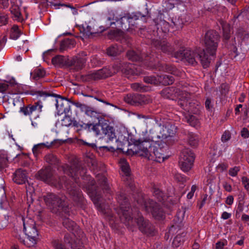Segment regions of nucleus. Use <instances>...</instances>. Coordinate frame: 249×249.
Wrapping results in <instances>:
<instances>
[{
  "label": "nucleus",
  "instance_id": "f257e3e1",
  "mask_svg": "<svg viewBox=\"0 0 249 249\" xmlns=\"http://www.w3.org/2000/svg\"><path fill=\"white\" fill-rule=\"evenodd\" d=\"M164 133L161 136L154 133L143 132L140 137L136 141L135 144L138 148L137 152L140 155L147 158L149 160H155L159 162L163 161L169 157L167 153L168 147L165 143H157L151 146L152 142H159V139H164L174 135L175 133L174 126L171 125L170 128L165 126L163 129Z\"/></svg>",
  "mask_w": 249,
  "mask_h": 249
},
{
  "label": "nucleus",
  "instance_id": "f03ea898",
  "mask_svg": "<svg viewBox=\"0 0 249 249\" xmlns=\"http://www.w3.org/2000/svg\"><path fill=\"white\" fill-rule=\"evenodd\" d=\"M219 41L218 34L214 31H208L205 36V48L201 52L198 48L194 49L190 48L180 47L179 50L173 54L176 58L180 60H185L188 63L195 65L197 64L196 56H198L204 68L209 67L210 59L208 55L214 56Z\"/></svg>",
  "mask_w": 249,
  "mask_h": 249
},
{
  "label": "nucleus",
  "instance_id": "7ed1b4c3",
  "mask_svg": "<svg viewBox=\"0 0 249 249\" xmlns=\"http://www.w3.org/2000/svg\"><path fill=\"white\" fill-rule=\"evenodd\" d=\"M36 178L58 189L65 187L75 200L81 197V192L76 185L72 186L70 184L68 181L65 180V177H62L61 179L57 178L53 175V171L50 166L39 171L36 175Z\"/></svg>",
  "mask_w": 249,
  "mask_h": 249
},
{
  "label": "nucleus",
  "instance_id": "20e7f679",
  "mask_svg": "<svg viewBox=\"0 0 249 249\" xmlns=\"http://www.w3.org/2000/svg\"><path fill=\"white\" fill-rule=\"evenodd\" d=\"M161 94L163 97L172 100L177 97L178 98V105L188 112L196 113L198 111V103L192 100L190 94L185 90H181L179 88L170 87L163 89Z\"/></svg>",
  "mask_w": 249,
  "mask_h": 249
},
{
  "label": "nucleus",
  "instance_id": "39448f33",
  "mask_svg": "<svg viewBox=\"0 0 249 249\" xmlns=\"http://www.w3.org/2000/svg\"><path fill=\"white\" fill-rule=\"evenodd\" d=\"M121 71L128 78L131 75H138L140 73L136 71L133 65L129 63H117L111 69L106 67L97 71H90L85 76V80L88 81L97 80L111 76Z\"/></svg>",
  "mask_w": 249,
  "mask_h": 249
},
{
  "label": "nucleus",
  "instance_id": "423d86ee",
  "mask_svg": "<svg viewBox=\"0 0 249 249\" xmlns=\"http://www.w3.org/2000/svg\"><path fill=\"white\" fill-rule=\"evenodd\" d=\"M133 214L134 219H133L130 215L127 217L125 213H123V216L121 217V221L132 231L137 225L140 231L142 232L147 235H152L154 228L149 221L144 219L139 212H137V214L134 213Z\"/></svg>",
  "mask_w": 249,
  "mask_h": 249
},
{
  "label": "nucleus",
  "instance_id": "0eeeda50",
  "mask_svg": "<svg viewBox=\"0 0 249 249\" xmlns=\"http://www.w3.org/2000/svg\"><path fill=\"white\" fill-rule=\"evenodd\" d=\"M23 231L26 235L25 239L18 235L17 238L27 247H34L38 239V232L36 228L34 220L29 217H22Z\"/></svg>",
  "mask_w": 249,
  "mask_h": 249
},
{
  "label": "nucleus",
  "instance_id": "6e6552de",
  "mask_svg": "<svg viewBox=\"0 0 249 249\" xmlns=\"http://www.w3.org/2000/svg\"><path fill=\"white\" fill-rule=\"evenodd\" d=\"M88 131H92L98 136L104 135L109 141H112L116 138L114 128L106 123L89 124Z\"/></svg>",
  "mask_w": 249,
  "mask_h": 249
},
{
  "label": "nucleus",
  "instance_id": "1a4fd4ad",
  "mask_svg": "<svg viewBox=\"0 0 249 249\" xmlns=\"http://www.w3.org/2000/svg\"><path fill=\"white\" fill-rule=\"evenodd\" d=\"M44 201L46 205L51 209L66 212L67 204L65 202V197L53 193H48L43 196Z\"/></svg>",
  "mask_w": 249,
  "mask_h": 249
},
{
  "label": "nucleus",
  "instance_id": "9d476101",
  "mask_svg": "<svg viewBox=\"0 0 249 249\" xmlns=\"http://www.w3.org/2000/svg\"><path fill=\"white\" fill-rule=\"evenodd\" d=\"M137 203L143 206L146 212L151 213L156 219H160L163 217L164 213L159 205L150 199L144 198L142 195L137 200Z\"/></svg>",
  "mask_w": 249,
  "mask_h": 249
},
{
  "label": "nucleus",
  "instance_id": "9b49d317",
  "mask_svg": "<svg viewBox=\"0 0 249 249\" xmlns=\"http://www.w3.org/2000/svg\"><path fill=\"white\" fill-rule=\"evenodd\" d=\"M195 160L194 153L189 149H183L179 158V163L183 172L189 171L192 167Z\"/></svg>",
  "mask_w": 249,
  "mask_h": 249
},
{
  "label": "nucleus",
  "instance_id": "f8f14e48",
  "mask_svg": "<svg viewBox=\"0 0 249 249\" xmlns=\"http://www.w3.org/2000/svg\"><path fill=\"white\" fill-rule=\"evenodd\" d=\"M62 168L64 173L68 175L77 184L79 183V177H83L86 173V170L78 164H73L71 167L65 165Z\"/></svg>",
  "mask_w": 249,
  "mask_h": 249
},
{
  "label": "nucleus",
  "instance_id": "ddd939ff",
  "mask_svg": "<svg viewBox=\"0 0 249 249\" xmlns=\"http://www.w3.org/2000/svg\"><path fill=\"white\" fill-rule=\"evenodd\" d=\"M42 107V103L40 102H37L34 104H30L21 108L20 110L25 115L30 116L31 120L36 119L39 118Z\"/></svg>",
  "mask_w": 249,
  "mask_h": 249
},
{
  "label": "nucleus",
  "instance_id": "4468645a",
  "mask_svg": "<svg viewBox=\"0 0 249 249\" xmlns=\"http://www.w3.org/2000/svg\"><path fill=\"white\" fill-rule=\"evenodd\" d=\"M117 199L118 203L120 205V207L119 209L116 208L115 210L119 216L120 219L121 220V217L123 216V213H125L127 217H129V215H130V217L134 219L133 217L130 215L132 209H130L127 203V198L124 195L123 193L120 194L118 196Z\"/></svg>",
  "mask_w": 249,
  "mask_h": 249
},
{
  "label": "nucleus",
  "instance_id": "2eb2a0df",
  "mask_svg": "<svg viewBox=\"0 0 249 249\" xmlns=\"http://www.w3.org/2000/svg\"><path fill=\"white\" fill-rule=\"evenodd\" d=\"M152 56H153V54H151L149 56V64L148 67L157 69L160 71H163L171 73L174 75H178L179 72L177 70V68L174 66L161 63H158L157 64H153V61H155L154 58H152Z\"/></svg>",
  "mask_w": 249,
  "mask_h": 249
},
{
  "label": "nucleus",
  "instance_id": "dca6fc26",
  "mask_svg": "<svg viewBox=\"0 0 249 249\" xmlns=\"http://www.w3.org/2000/svg\"><path fill=\"white\" fill-rule=\"evenodd\" d=\"M71 102L66 98L61 96L56 100V107L58 114H62L63 113L68 112L70 110Z\"/></svg>",
  "mask_w": 249,
  "mask_h": 249
},
{
  "label": "nucleus",
  "instance_id": "f3484780",
  "mask_svg": "<svg viewBox=\"0 0 249 249\" xmlns=\"http://www.w3.org/2000/svg\"><path fill=\"white\" fill-rule=\"evenodd\" d=\"M11 6L10 7V12L12 15V18L14 20H17L19 22H22L23 20V18L21 16L19 5L20 2L18 0H11Z\"/></svg>",
  "mask_w": 249,
  "mask_h": 249
},
{
  "label": "nucleus",
  "instance_id": "a211bd4d",
  "mask_svg": "<svg viewBox=\"0 0 249 249\" xmlns=\"http://www.w3.org/2000/svg\"><path fill=\"white\" fill-rule=\"evenodd\" d=\"M120 166L122 169V171L124 173L125 176L126 177V184L128 185L131 189H133L135 185L132 182L131 178L129 177L130 168L128 163L126 161V160L124 159H121L120 161Z\"/></svg>",
  "mask_w": 249,
  "mask_h": 249
},
{
  "label": "nucleus",
  "instance_id": "6ab92c4d",
  "mask_svg": "<svg viewBox=\"0 0 249 249\" xmlns=\"http://www.w3.org/2000/svg\"><path fill=\"white\" fill-rule=\"evenodd\" d=\"M86 56V53L82 52L73 59L72 64L76 70H79L84 67L87 61Z\"/></svg>",
  "mask_w": 249,
  "mask_h": 249
},
{
  "label": "nucleus",
  "instance_id": "aec40b11",
  "mask_svg": "<svg viewBox=\"0 0 249 249\" xmlns=\"http://www.w3.org/2000/svg\"><path fill=\"white\" fill-rule=\"evenodd\" d=\"M153 44L158 49L165 53H170L173 51L172 47L165 40L154 41Z\"/></svg>",
  "mask_w": 249,
  "mask_h": 249
},
{
  "label": "nucleus",
  "instance_id": "412c9836",
  "mask_svg": "<svg viewBox=\"0 0 249 249\" xmlns=\"http://www.w3.org/2000/svg\"><path fill=\"white\" fill-rule=\"evenodd\" d=\"M13 179L18 184L25 183L27 181V176L25 171L19 169L13 175Z\"/></svg>",
  "mask_w": 249,
  "mask_h": 249
},
{
  "label": "nucleus",
  "instance_id": "4be33fe9",
  "mask_svg": "<svg viewBox=\"0 0 249 249\" xmlns=\"http://www.w3.org/2000/svg\"><path fill=\"white\" fill-rule=\"evenodd\" d=\"M75 237L74 233H72L71 235H66L64 237V240L66 242L69 243L71 248L73 249H84V247L80 245V240L76 239H73V237Z\"/></svg>",
  "mask_w": 249,
  "mask_h": 249
},
{
  "label": "nucleus",
  "instance_id": "5701e85b",
  "mask_svg": "<svg viewBox=\"0 0 249 249\" xmlns=\"http://www.w3.org/2000/svg\"><path fill=\"white\" fill-rule=\"evenodd\" d=\"M139 17L134 14H128L122 17V21H126L128 22V28L133 26L135 24V21L138 20Z\"/></svg>",
  "mask_w": 249,
  "mask_h": 249
},
{
  "label": "nucleus",
  "instance_id": "b1692460",
  "mask_svg": "<svg viewBox=\"0 0 249 249\" xmlns=\"http://www.w3.org/2000/svg\"><path fill=\"white\" fill-rule=\"evenodd\" d=\"M53 142H47L46 143H40L37 144L35 145L33 149V153L35 156L37 157L38 154L41 152V150L44 147H47L49 148L51 147V146L52 145Z\"/></svg>",
  "mask_w": 249,
  "mask_h": 249
},
{
  "label": "nucleus",
  "instance_id": "393cba45",
  "mask_svg": "<svg viewBox=\"0 0 249 249\" xmlns=\"http://www.w3.org/2000/svg\"><path fill=\"white\" fill-rule=\"evenodd\" d=\"M92 201L98 209L105 213H108V211L106 209V206L101 202V198L98 196H92Z\"/></svg>",
  "mask_w": 249,
  "mask_h": 249
},
{
  "label": "nucleus",
  "instance_id": "a878e982",
  "mask_svg": "<svg viewBox=\"0 0 249 249\" xmlns=\"http://www.w3.org/2000/svg\"><path fill=\"white\" fill-rule=\"evenodd\" d=\"M64 226L70 231L76 230L78 227L76 223L69 218H65L63 221Z\"/></svg>",
  "mask_w": 249,
  "mask_h": 249
},
{
  "label": "nucleus",
  "instance_id": "bb28decb",
  "mask_svg": "<svg viewBox=\"0 0 249 249\" xmlns=\"http://www.w3.org/2000/svg\"><path fill=\"white\" fill-rule=\"evenodd\" d=\"M89 123L86 124L82 121H73L72 126L74 127L77 131H81L83 130H88Z\"/></svg>",
  "mask_w": 249,
  "mask_h": 249
},
{
  "label": "nucleus",
  "instance_id": "cd10ccee",
  "mask_svg": "<svg viewBox=\"0 0 249 249\" xmlns=\"http://www.w3.org/2000/svg\"><path fill=\"white\" fill-rule=\"evenodd\" d=\"M159 80L160 84H161L164 85L172 84L174 81V78L173 76L168 75L159 76Z\"/></svg>",
  "mask_w": 249,
  "mask_h": 249
},
{
  "label": "nucleus",
  "instance_id": "c85d7f7f",
  "mask_svg": "<svg viewBox=\"0 0 249 249\" xmlns=\"http://www.w3.org/2000/svg\"><path fill=\"white\" fill-rule=\"evenodd\" d=\"M127 57L129 60L133 61H140L142 59V55L139 53L134 51H129L127 53Z\"/></svg>",
  "mask_w": 249,
  "mask_h": 249
},
{
  "label": "nucleus",
  "instance_id": "c756f323",
  "mask_svg": "<svg viewBox=\"0 0 249 249\" xmlns=\"http://www.w3.org/2000/svg\"><path fill=\"white\" fill-rule=\"evenodd\" d=\"M185 235L182 233L177 235L173 240V246L174 248H178L182 245L185 240Z\"/></svg>",
  "mask_w": 249,
  "mask_h": 249
},
{
  "label": "nucleus",
  "instance_id": "7c9ffc66",
  "mask_svg": "<svg viewBox=\"0 0 249 249\" xmlns=\"http://www.w3.org/2000/svg\"><path fill=\"white\" fill-rule=\"evenodd\" d=\"M45 72L44 70L40 69H36L31 73L32 78L35 80H37L44 76Z\"/></svg>",
  "mask_w": 249,
  "mask_h": 249
},
{
  "label": "nucleus",
  "instance_id": "2f4dec72",
  "mask_svg": "<svg viewBox=\"0 0 249 249\" xmlns=\"http://www.w3.org/2000/svg\"><path fill=\"white\" fill-rule=\"evenodd\" d=\"M75 105L77 107L80 108L82 110L85 111V113L88 116H91L95 113L94 111L92 110L90 107H88L84 104H82L80 103H76L75 104Z\"/></svg>",
  "mask_w": 249,
  "mask_h": 249
},
{
  "label": "nucleus",
  "instance_id": "473e14b6",
  "mask_svg": "<svg viewBox=\"0 0 249 249\" xmlns=\"http://www.w3.org/2000/svg\"><path fill=\"white\" fill-rule=\"evenodd\" d=\"M75 45V42L72 39H66L64 40L61 44L60 50L61 52L65 50L66 48L73 47Z\"/></svg>",
  "mask_w": 249,
  "mask_h": 249
},
{
  "label": "nucleus",
  "instance_id": "72a5a7b5",
  "mask_svg": "<svg viewBox=\"0 0 249 249\" xmlns=\"http://www.w3.org/2000/svg\"><path fill=\"white\" fill-rule=\"evenodd\" d=\"M122 51L117 45H113L107 49V54L110 56H116Z\"/></svg>",
  "mask_w": 249,
  "mask_h": 249
},
{
  "label": "nucleus",
  "instance_id": "f704fd0d",
  "mask_svg": "<svg viewBox=\"0 0 249 249\" xmlns=\"http://www.w3.org/2000/svg\"><path fill=\"white\" fill-rule=\"evenodd\" d=\"M186 119L188 123L190 125L194 127L198 126L199 124V122L196 118L193 115H189L186 117Z\"/></svg>",
  "mask_w": 249,
  "mask_h": 249
},
{
  "label": "nucleus",
  "instance_id": "c9c22d12",
  "mask_svg": "<svg viewBox=\"0 0 249 249\" xmlns=\"http://www.w3.org/2000/svg\"><path fill=\"white\" fill-rule=\"evenodd\" d=\"M52 63L55 65H64L67 62V59L64 56L58 55L52 58Z\"/></svg>",
  "mask_w": 249,
  "mask_h": 249
},
{
  "label": "nucleus",
  "instance_id": "e433bc0d",
  "mask_svg": "<svg viewBox=\"0 0 249 249\" xmlns=\"http://www.w3.org/2000/svg\"><path fill=\"white\" fill-rule=\"evenodd\" d=\"M223 31V37L225 39L228 40L230 37L231 35V28L229 24L227 23H221Z\"/></svg>",
  "mask_w": 249,
  "mask_h": 249
},
{
  "label": "nucleus",
  "instance_id": "4c0bfd02",
  "mask_svg": "<svg viewBox=\"0 0 249 249\" xmlns=\"http://www.w3.org/2000/svg\"><path fill=\"white\" fill-rule=\"evenodd\" d=\"M143 80L145 83L148 84L154 85H158L160 84L159 75H157V76H151L145 77Z\"/></svg>",
  "mask_w": 249,
  "mask_h": 249
},
{
  "label": "nucleus",
  "instance_id": "58836bf2",
  "mask_svg": "<svg viewBox=\"0 0 249 249\" xmlns=\"http://www.w3.org/2000/svg\"><path fill=\"white\" fill-rule=\"evenodd\" d=\"M20 34L21 32L18 27L17 25H14L11 30L10 37L13 39H17Z\"/></svg>",
  "mask_w": 249,
  "mask_h": 249
},
{
  "label": "nucleus",
  "instance_id": "ea45409f",
  "mask_svg": "<svg viewBox=\"0 0 249 249\" xmlns=\"http://www.w3.org/2000/svg\"><path fill=\"white\" fill-rule=\"evenodd\" d=\"M131 88L135 91L139 92H144L148 90V88L138 83H133L131 85Z\"/></svg>",
  "mask_w": 249,
  "mask_h": 249
},
{
  "label": "nucleus",
  "instance_id": "a19ab883",
  "mask_svg": "<svg viewBox=\"0 0 249 249\" xmlns=\"http://www.w3.org/2000/svg\"><path fill=\"white\" fill-rule=\"evenodd\" d=\"M8 159L7 155L4 153H0V170L7 166Z\"/></svg>",
  "mask_w": 249,
  "mask_h": 249
},
{
  "label": "nucleus",
  "instance_id": "79ce46f5",
  "mask_svg": "<svg viewBox=\"0 0 249 249\" xmlns=\"http://www.w3.org/2000/svg\"><path fill=\"white\" fill-rule=\"evenodd\" d=\"M153 195L158 199L159 201L164 200L165 196L163 193L158 188L154 187L153 189Z\"/></svg>",
  "mask_w": 249,
  "mask_h": 249
},
{
  "label": "nucleus",
  "instance_id": "37998d69",
  "mask_svg": "<svg viewBox=\"0 0 249 249\" xmlns=\"http://www.w3.org/2000/svg\"><path fill=\"white\" fill-rule=\"evenodd\" d=\"M198 137L193 133L188 134V142L189 144L193 146H196L198 143Z\"/></svg>",
  "mask_w": 249,
  "mask_h": 249
},
{
  "label": "nucleus",
  "instance_id": "c03bdc74",
  "mask_svg": "<svg viewBox=\"0 0 249 249\" xmlns=\"http://www.w3.org/2000/svg\"><path fill=\"white\" fill-rule=\"evenodd\" d=\"M81 32H82L86 36H89L94 33L93 31L90 26L87 25V24H83L82 28L81 29Z\"/></svg>",
  "mask_w": 249,
  "mask_h": 249
},
{
  "label": "nucleus",
  "instance_id": "a18cd8bd",
  "mask_svg": "<svg viewBox=\"0 0 249 249\" xmlns=\"http://www.w3.org/2000/svg\"><path fill=\"white\" fill-rule=\"evenodd\" d=\"M157 25L158 30L160 28V26L161 30H162L164 33H166L169 31V24L167 22L164 20L161 21Z\"/></svg>",
  "mask_w": 249,
  "mask_h": 249
},
{
  "label": "nucleus",
  "instance_id": "49530a36",
  "mask_svg": "<svg viewBox=\"0 0 249 249\" xmlns=\"http://www.w3.org/2000/svg\"><path fill=\"white\" fill-rule=\"evenodd\" d=\"M122 17H120V18H118L117 17H115L114 18H113V20H114L117 22V24L119 25L118 26L119 27L122 28L124 30H126L128 29V22H126V21H123V22H121L122 21Z\"/></svg>",
  "mask_w": 249,
  "mask_h": 249
},
{
  "label": "nucleus",
  "instance_id": "de8ad7c7",
  "mask_svg": "<svg viewBox=\"0 0 249 249\" xmlns=\"http://www.w3.org/2000/svg\"><path fill=\"white\" fill-rule=\"evenodd\" d=\"M46 162L51 164H55L57 162L56 157L53 154H48L45 157Z\"/></svg>",
  "mask_w": 249,
  "mask_h": 249
},
{
  "label": "nucleus",
  "instance_id": "09e8293b",
  "mask_svg": "<svg viewBox=\"0 0 249 249\" xmlns=\"http://www.w3.org/2000/svg\"><path fill=\"white\" fill-rule=\"evenodd\" d=\"M73 121L71 119V118L69 116H65L63 119L61 121V124L62 125L65 126H69L72 125Z\"/></svg>",
  "mask_w": 249,
  "mask_h": 249
},
{
  "label": "nucleus",
  "instance_id": "8fccbe9b",
  "mask_svg": "<svg viewBox=\"0 0 249 249\" xmlns=\"http://www.w3.org/2000/svg\"><path fill=\"white\" fill-rule=\"evenodd\" d=\"M96 178L98 183L101 185L104 186L105 188H107V178L102 175H99Z\"/></svg>",
  "mask_w": 249,
  "mask_h": 249
},
{
  "label": "nucleus",
  "instance_id": "3c124183",
  "mask_svg": "<svg viewBox=\"0 0 249 249\" xmlns=\"http://www.w3.org/2000/svg\"><path fill=\"white\" fill-rule=\"evenodd\" d=\"M227 244L228 242L226 239L221 240L215 244V249H223Z\"/></svg>",
  "mask_w": 249,
  "mask_h": 249
},
{
  "label": "nucleus",
  "instance_id": "603ef678",
  "mask_svg": "<svg viewBox=\"0 0 249 249\" xmlns=\"http://www.w3.org/2000/svg\"><path fill=\"white\" fill-rule=\"evenodd\" d=\"M240 168L239 166H234L229 170V174L231 177H235L239 172Z\"/></svg>",
  "mask_w": 249,
  "mask_h": 249
},
{
  "label": "nucleus",
  "instance_id": "864d4df0",
  "mask_svg": "<svg viewBox=\"0 0 249 249\" xmlns=\"http://www.w3.org/2000/svg\"><path fill=\"white\" fill-rule=\"evenodd\" d=\"M36 93L40 97H46L53 95V94L50 91L47 90H38L36 91Z\"/></svg>",
  "mask_w": 249,
  "mask_h": 249
},
{
  "label": "nucleus",
  "instance_id": "5fc2aeb1",
  "mask_svg": "<svg viewBox=\"0 0 249 249\" xmlns=\"http://www.w3.org/2000/svg\"><path fill=\"white\" fill-rule=\"evenodd\" d=\"M205 107L209 111H212L213 108V105L210 99L207 98L205 102Z\"/></svg>",
  "mask_w": 249,
  "mask_h": 249
},
{
  "label": "nucleus",
  "instance_id": "6e6d98bb",
  "mask_svg": "<svg viewBox=\"0 0 249 249\" xmlns=\"http://www.w3.org/2000/svg\"><path fill=\"white\" fill-rule=\"evenodd\" d=\"M8 22L7 16L4 15H0V26H2L7 24Z\"/></svg>",
  "mask_w": 249,
  "mask_h": 249
},
{
  "label": "nucleus",
  "instance_id": "4d7b16f0",
  "mask_svg": "<svg viewBox=\"0 0 249 249\" xmlns=\"http://www.w3.org/2000/svg\"><path fill=\"white\" fill-rule=\"evenodd\" d=\"M242 182L245 188L249 191V179L246 177H243L242 178Z\"/></svg>",
  "mask_w": 249,
  "mask_h": 249
},
{
  "label": "nucleus",
  "instance_id": "13d9d810",
  "mask_svg": "<svg viewBox=\"0 0 249 249\" xmlns=\"http://www.w3.org/2000/svg\"><path fill=\"white\" fill-rule=\"evenodd\" d=\"M231 138V134L229 131H225L221 137V140L223 142L228 141Z\"/></svg>",
  "mask_w": 249,
  "mask_h": 249
},
{
  "label": "nucleus",
  "instance_id": "bf43d9fd",
  "mask_svg": "<svg viewBox=\"0 0 249 249\" xmlns=\"http://www.w3.org/2000/svg\"><path fill=\"white\" fill-rule=\"evenodd\" d=\"M229 91V85L227 84H222L221 85V92L223 95H226Z\"/></svg>",
  "mask_w": 249,
  "mask_h": 249
},
{
  "label": "nucleus",
  "instance_id": "052dcab7",
  "mask_svg": "<svg viewBox=\"0 0 249 249\" xmlns=\"http://www.w3.org/2000/svg\"><path fill=\"white\" fill-rule=\"evenodd\" d=\"M8 88V85L7 84L0 82V92L3 93L5 92Z\"/></svg>",
  "mask_w": 249,
  "mask_h": 249
},
{
  "label": "nucleus",
  "instance_id": "680f3d73",
  "mask_svg": "<svg viewBox=\"0 0 249 249\" xmlns=\"http://www.w3.org/2000/svg\"><path fill=\"white\" fill-rule=\"evenodd\" d=\"M223 186L225 190L228 192H230L232 190V187L231 185L227 182H223Z\"/></svg>",
  "mask_w": 249,
  "mask_h": 249
},
{
  "label": "nucleus",
  "instance_id": "e2e57ef3",
  "mask_svg": "<svg viewBox=\"0 0 249 249\" xmlns=\"http://www.w3.org/2000/svg\"><path fill=\"white\" fill-rule=\"evenodd\" d=\"M241 136L245 138H248L249 137V131L247 128H243L241 131Z\"/></svg>",
  "mask_w": 249,
  "mask_h": 249
},
{
  "label": "nucleus",
  "instance_id": "0e129e2a",
  "mask_svg": "<svg viewBox=\"0 0 249 249\" xmlns=\"http://www.w3.org/2000/svg\"><path fill=\"white\" fill-rule=\"evenodd\" d=\"M228 164L225 163L219 164L217 166L218 168L221 171L226 170L228 168Z\"/></svg>",
  "mask_w": 249,
  "mask_h": 249
},
{
  "label": "nucleus",
  "instance_id": "69168bd1",
  "mask_svg": "<svg viewBox=\"0 0 249 249\" xmlns=\"http://www.w3.org/2000/svg\"><path fill=\"white\" fill-rule=\"evenodd\" d=\"M208 196L207 194H205L204 195H203L202 200L199 206V209H201L204 205L206 200H207Z\"/></svg>",
  "mask_w": 249,
  "mask_h": 249
},
{
  "label": "nucleus",
  "instance_id": "338daca9",
  "mask_svg": "<svg viewBox=\"0 0 249 249\" xmlns=\"http://www.w3.org/2000/svg\"><path fill=\"white\" fill-rule=\"evenodd\" d=\"M233 197L232 196H228L226 200V203L228 205H231L233 202Z\"/></svg>",
  "mask_w": 249,
  "mask_h": 249
},
{
  "label": "nucleus",
  "instance_id": "774afa93",
  "mask_svg": "<svg viewBox=\"0 0 249 249\" xmlns=\"http://www.w3.org/2000/svg\"><path fill=\"white\" fill-rule=\"evenodd\" d=\"M54 247L55 249H66L64 248L62 244L59 242H55L54 243Z\"/></svg>",
  "mask_w": 249,
  "mask_h": 249
}]
</instances>
